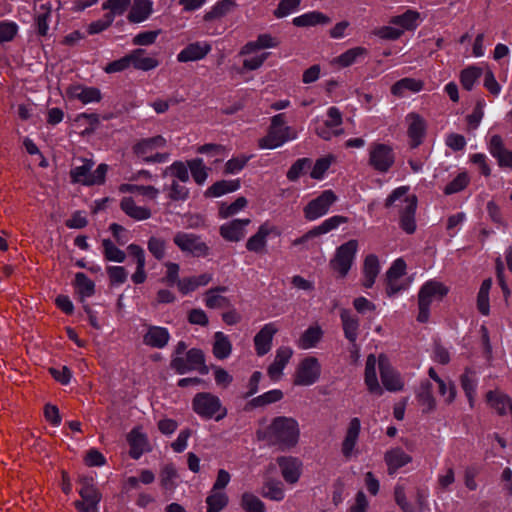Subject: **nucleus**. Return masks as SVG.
Masks as SVG:
<instances>
[{
    "mask_svg": "<svg viewBox=\"0 0 512 512\" xmlns=\"http://www.w3.org/2000/svg\"><path fill=\"white\" fill-rule=\"evenodd\" d=\"M237 4L234 0H219L208 12L203 16L205 22L221 19L230 13Z\"/></svg>",
    "mask_w": 512,
    "mask_h": 512,
    "instance_id": "41",
    "label": "nucleus"
},
{
    "mask_svg": "<svg viewBox=\"0 0 512 512\" xmlns=\"http://www.w3.org/2000/svg\"><path fill=\"white\" fill-rule=\"evenodd\" d=\"M483 70L477 66H469L463 69L460 73V83L463 89L471 91L474 84L482 76Z\"/></svg>",
    "mask_w": 512,
    "mask_h": 512,
    "instance_id": "49",
    "label": "nucleus"
},
{
    "mask_svg": "<svg viewBox=\"0 0 512 512\" xmlns=\"http://www.w3.org/2000/svg\"><path fill=\"white\" fill-rule=\"evenodd\" d=\"M75 286L82 298L91 297L95 293L94 282L82 272L75 275Z\"/></svg>",
    "mask_w": 512,
    "mask_h": 512,
    "instance_id": "52",
    "label": "nucleus"
},
{
    "mask_svg": "<svg viewBox=\"0 0 512 512\" xmlns=\"http://www.w3.org/2000/svg\"><path fill=\"white\" fill-rule=\"evenodd\" d=\"M120 207L126 215L135 220H146L151 217L150 209L137 206L132 197H124L120 202Z\"/></svg>",
    "mask_w": 512,
    "mask_h": 512,
    "instance_id": "38",
    "label": "nucleus"
},
{
    "mask_svg": "<svg viewBox=\"0 0 512 512\" xmlns=\"http://www.w3.org/2000/svg\"><path fill=\"white\" fill-rule=\"evenodd\" d=\"M461 387L468 398L470 407L474 406V397L476 394V381L469 374V370L466 369V372L460 377Z\"/></svg>",
    "mask_w": 512,
    "mask_h": 512,
    "instance_id": "60",
    "label": "nucleus"
},
{
    "mask_svg": "<svg viewBox=\"0 0 512 512\" xmlns=\"http://www.w3.org/2000/svg\"><path fill=\"white\" fill-rule=\"evenodd\" d=\"M295 137L296 134L289 126L284 128L269 127L267 135L259 139L258 146L263 149H275Z\"/></svg>",
    "mask_w": 512,
    "mask_h": 512,
    "instance_id": "16",
    "label": "nucleus"
},
{
    "mask_svg": "<svg viewBox=\"0 0 512 512\" xmlns=\"http://www.w3.org/2000/svg\"><path fill=\"white\" fill-rule=\"evenodd\" d=\"M492 287V279H485L478 291L477 295V309L479 313L484 316L489 315L490 313V303H489V293Z\"/></svg>",
    "mask_w": 512,
    "mask_h": 512,
    "instance_id": "45",
    "label": "nucleus"
},
{
    "mask_svg": "<svg viewBox=\"0 0 512 512\" xmlns=\"http://www.w3.org/2000/svg\"><path fill=\"white\" fill-rule=\"evenodd\" d=\"M241 507L246 512H265L264 503L254 494L245 492L241 496Z\"/></svg>",
    "mask_w": 512,
    "mask_h": 512,
    "instance_id": "55",
    "label": "nucleus"
},
{
    "mask_svg": "<svg viewBox=\"0 0 512 512\" xmlns=\"http://www.w3.org/2000/svg\"><path fill=\"white\" fill-rule=\"evenodd\" d=\"M277 332L278 328L275 323H267L255 335L254 346L258 356H264L270 351L273 337Z\"/></svg>",
    "mask_w": 512,
    "mask_h": 512,
    "instance_id": "21",
    "label": "nucleus"
},
{
    "mask_svg": "<svg viewBox=\"0 0 512 512\" xmlns=\"http://www.w3.org/2000/svg\"><path fill=\"white\" fill-rule=\"evenodd\" d=\"M271 234L278 236L280 231L268 222L261 224L257 232L247 240L246 249L256 254H265L267 252V238Z\"/></svg>",
    "mask_w": 512,
    "mask_h": 512,
    "instance_id": "14",
    "label": "nucleus"
},
{
    "mask_svg": "<svg viewBox=\"0 0 512 512\" xmlns=\"http://www.w3.org/2000/svg\"><path fill=\"white\" fill-rule=\"evenodd\" d=\"M178 477L176 468L172 463L166 464L160 473V483L161 486L169 491H172L175 489V479Z\"/></svg>",
    "mask_w": 512,
    "mask_h": 512,
    "instance_id": "56",
    "label": "nucleus"
},
{
    "mask_svg": "<svg viewBox=\"0 0 512 512\" xmlns=\"http://www.w3.org/2000/svg\"><path fill=\"white\" fill-rule=\"evenodd\" d=\"M167 242L157 236H151L147 241V249L157 261H162L166 256Z\"/></svg>",
    "mask_w": 512,
    "mask_h": 512,
    "instance_id": "54",
    "label": "nucleus"
},
{
    "mask_svg": "<svg viewBox=\"0 0 512 512\" xmlns=\"http://www.w3.org/2000/svg\"><path fill=\"white\" fill-rule=\"evenodd\" d=\"M433 387L428 380L421 381L416 390V399L422 407L423 413H430L436 408V400L432 393Z\"/></svg>",
    "mask_w": 512,
    "mask_h": 512,
    "instance_id": "29",
    "label": "nucleus"
},
{
    "mask_svg": "<svg viewBox=\"0 0 512 512\" xmlns=\"http://www.w3.org/2000/svg\"><path fill=\"white\" fill-rule=\"evenodd\" d=\"M240 188V180H220L212 184L205 192L206 197H220Z\"/></svg>",
    "mask_w": 512,
    "mask_h": 512,
    "instance_id": "42",
    "label": "nucleus"
},
{
    "mask_svg": "<svg viewBox=\"0 0 512 512\" xmlns=\"http://www.w3.org/2000/svg\"><path fill=\"white\" fill-rule=\"evenodd\" d=\"M211 51V45L208 42H194L188 44L177 55L178 62L186 63L190 61L201 60Z\"/></svg>",
    "mask_w": 512,
    "mask_h": 512,
    "instance_id": "24",
    "label": "nucleus"
},
{
    "mask_svg": "<svg viewBox=\"0 0 512 512\" xmlns=\"http://www.w3.org/2000/svg\"><path fill=\"white\" fill-rule=\"evenodd\" d=\"M409 186H400L395 188L385 199L384 207L389 209L398 208L399 227L407 234L415 233L416 210L418 206V198L415 194H408Z\"/></svg>",
    "mask_w": 512,
    "mask_h": 512,
    "instance_id": "2",
    "label": "nucleus"
},
{
    "mask_svg": "<svg viewBox=\"0 0 512 512\" xmlns=\"http://www.w3.org/2000/svg\"><path fill=\"white\" fill-rule=\"evenodd\" d=\"M361 431V421L354 417L350 420L345 437L341 444V452L346 459H350L354 453Z\"/></svg>",
    "mask_w": 512,
    "mask_h": 512,
    "instance_id": "20",
    "label": "nucleus"
},
{
    "mask_svg": "<svg viewBox=\"0 0 512 512\" xmlns=\"http://www.w3.org/2000/svg\"><path fill=\"white\" fill-rule=\"evenodd\" d=\"M251 220L234 219L220 226L219 233L223 239L230 242H239L245 237V227L249 225Z\"/></svg>",
    "mask_w": 512,
    "mask_h": 512,
    "instance_id": "23",
    "label": "nucleus"
},
{
    "mask_svg": "<svg viewBox=\"0 0 512 512\" xmlns=\"http://www.w3.org/2000/svg\"><path fill=\"white\" fill-rule=\"evenodd\" d=\"M261 495L273 501H281L285 496L283 484L277 480H268L262 487Z\"/></svg>",
    "mask_w": 512,
    "mask_h": 512,
    "instance_id": "47",
    "label": "nucleus"
},
{
    "mask_svg": "<svg viewBox=\"0 0 512 512\" xmlns=\"http://www.w3.org/2000/svg\"><path fill=\"white\" fill-rule=\"evenodd\" d=\"M192 410L202 419L220 421L227 416V408L220 398L210 392H199L192 399Z\"/></svg>",
    "mask_w": 512,
    "mask_h": 512,
    "instance_id": "3",
    "label": "nucleus"
},
{
    "mask_svg": "<svg viewBox=\"0 0 512 512\" xmlns=\"http://www.w3.org/2000/svg\"><path fill=\"white\" fill-rule=\"evenodd\" d=\"M284 393L280 389H273L252 398L245 407V410H252L259 407H265L267 405L279 402L283 399Z\"/></svg>",
    "mask_w": 512,
    "mask_h": 512,
    "instance_id": "37",
    "label": "nucleus"
},
{
    "mask_svg": "<svg viewBox=\"0 0 512 512\" xmlns=\"http://www.w3.org/2000/svg\"><path fill=\"white\" fill-rule=\"evenodd\" d=\"M276 462L280 468L281 475L288 484H295L302 474V462L293 456H279Z\"/></svg>",
    "mask_w": 512,
    "mask_h": 512,
    "instance_id": "17",
    "label": "nucleus"
},
{
    "mask_svg": "<svg viewBox=\"0 0 512 512\" xmlns=\"http://www.w3.org/2000/svg\"><path fill=\"white\" fill-rule=\"evenodd\" d=\"M66 96L70 100H79L82 104L100 102L102 94L97 87H87L82 84L69 85L65 90Z\"/></svg>",
    "mask_w": 512,
    "mask_h": 512,
    "instance_id": "18",
    "label": "nucleus"
},
{
    "mask_svg": "<svg viewBox=\"0 0 512 512\" xmlns=\"http://www.w3.org/2000/svg\"><path fill=\"white\" fill-rule=\"evenodd\" d=\"M407 121L409 122L407 134L410 138V147L414 149L420 146L423 142V138L426 133V123L425 120L417 113L408 114Z\"/></svg>",
    "mask_w": 512,
    "mask_h": 512,
    "instance_id": "22",
    "label": "nucleus"
},
{
    "mask_svg": "<svg viewBox=\"0 0 512 512\" xmlns=\"http://www.w3.org/2000/svg\"><path fill=\"white\" fill-rule=\"evenodd\" d=\"M358 250V241L351 239L337 247L329 262L330 268L337 273L338 278H345L349 273Z\"/></svg>",
    "mask_w": 512,
    "mask_h": 512,
    "instance_id": "6",
    "label": "nucleus"
},
{
    "mask_svg": "<svg viewBox=\"0 0 512 512\" xmlns=\"http://www.w3.org/2000/svg\"><path fill=\"white\" fill-rule=\"evenodd\" d=\"M349 219L346 216L342 215H334L326 220H324L320 225L313 227L301 237L294 239L291 243L292 246H304L309 240L318 237L320 235L326 234L336 228H338L341 224L348 223Z\"/></svg>",
    "mask_w": 512,
    "mask_h": 512,
    "instance_id": "13",
    "label": "nucleus"
},
{
    "mask_svg": "<svg viewBox=\"0 0 512 512\" xmlns=\"http://www.w3.org/2000/svg\"><path fill=\"white\" fill-rule=\"evenodd\" d=\"M380 272L379 259L375 254H369L363 262L362 286L366 289L371 288Z\"/></svg>",
    "mask_w": 512,
    "mask_h": 512,
    "instance_id": "30",
    "label": "nucleus"
},
{
    "mask_svg": "<svg viewBox=\"0 0 512 512\" xmlns=\"http://www.w3.org/2000/svg\"><path fill=\"white\" fill-rule=\"evenodd\" d=\"M170 339L168 330L164 327L149 326L147 333L143 336V342L153 348H164Z\"/></svg>",
    "mask_w": 512,
    "mask_h": 512,
    "instance_id": "31",
    "label": "nucleus"
},
{
    "mask_svg": "<svg viewBox=\"0 0 512 512\" xmlns=\"http://www.w3.org/2000/svg\"><path fill=\"white\" fill-rule=\"evenodd\" d=\"M384 461L387 465L388 474L393 475L400 468L409 464L412 461V457L402 448L396 447L385 452Z\"/></svg>",
    "mask_w": 512,
    "mask_h": 512,
    "instance_id": "25",
    "label": "nucleus"
},
{
    "mask_svg": "<svg viewBox=\"0 0 512 512\" xmlns=\"http://www.w3.org/2000/svg\"><path fill=\"white\" fill-rule=\"evenodd\" d=\"M206 307L210 309L228 308L231 306L229 298L206 291L204 299Z\"/></svg>",
    "mask_w": 512,
    "mask_h": 512,
    "instance_id": "63",
    "label": "nucleus"
},
{
    "mask_svg": "<svg viewBox=\"0 0 512 512\" xmlns=\"http://www.w3.org/2000/svg\"><path fill=\"white\" fill-rule=\"evenodd\" d=\"M296 27H310L315 25H325L330 23V18L322 12L311 11L295 17L292 21Z\"/></svg>",
    "mask_w": 512,
    "mask_h": 512,
    "instance_id": "40",
    "label": "nucleus"
},
{
    "mask_svg": "<svg viewBox=\"0 0 512 512\" xmlns=\"http://www.w3.org/2000/svg\"><path fill=\"white\" fill-rule=\"evenodd\" d=\"M173 242L182 253L192 257L204 258L210 254V247L194 233L179 231L174 235Z\"/></svg>",
    "mask_w": 512,
    "mask_h": 512,
    "instance_id": "8",
    "label": "nucleus"
},
{
    "mask_svg": "<svg viewBox=\"0 0 512 512\" xmlns=\"http://www.w3.org/2000/svg\"><path fill=\"white\" fill-rule=\"evenodd\" d=\"M322 336L323 331L319 326H310L301 335L298 345L302 349H310L318 344Z\"/></svg>",
    "mask_w": 512,
    "mask_h": 512,
    "instance_id": "46",
    "label": "nucleus"
},
{
    "mask_svg": "<svg viewBox=\"0 0 512 512\" xmlns=\"http://www.w3.org/2000/svg\"><path fill=\"white\" fill-rule=\"evenodd\" d=\"M395 163V153L390 145L374 142L369 147V165L377 172L387 173Z\"/></svg>",
    "mask_w": 512,
    "mask_h": 512,
    "instance_id": "10",
    "label": "nucleus"
},
{
    "mask_svg": "<svg viewBox=\"0 0 512 512\" xmlns=\"http://www.w3.org/2000/svg\"><path fill=\"white\" fill-rule=\"evenodd\" d=\"M131 5V0H106L102 4L103 10H109L106 15H110L114 21L116 15H122Z\"/></svg>",
    "mask_w": 512,
    "mask_h": 512,
    "instance_id": "57",
    "label": "nucleus"
},
{
    "mask_svg": "<svg viewBox=\"0 0 512 512\" xmlns=\"http://www.w3.org/2000/svg\"><path fill=\"white\" fill-rule=\"evenodd\" d=\"M419 16L420 14L417 11L407 10L401 15L391 17L389 23L396 26H400L402 28L401 30L403 31H412L416 29V27L418 26L417 21L419 19Z\"/></svg>",
    "mask_w": 512,
    "mask_h": 512,
    "instance_id": "43",
    "label": "nucleus"
},
{
    "mask_svg": "<svg viewBox=\"0 0 512 512\" xmlns=\"http://www.w3.org/2000/svg\"><path fill=\"white\" fill-rule=\"evenodd\" d=\"M170 367L180 375L189 371H198L202 375L209 373V368L205 364L204 352L198 348L188 350L186 358L174 357L170 362Z\"/></svg>",
    "mask_w": 512,
    "mask_h": 512,
    "instance_id": "7",
    "label": "nucleus"
},
{
    "mask_svg": "<svg viewBox=\"0 0 512 512\" xmlns=\"http://www.w3.org/2000/svg\"><path fill=\"white\" fill-rule=\"evenodd\" d=\"M127 442L129 444V456L132 459H139L145 452V447L148 440L145 434L141 433L138 428H133L127 435Z\"/></svg>",
    "mask_w": 512,
    "mask_h": 512,
    "instance_id": "32",
    "label": "nucleus"
},
{
    "mask_svg": "<svg viewBox=\"0 0 512 512\" xmlns=\"http://www.w3.org/2000/svg\"><path fill=\"white\" fill-rule=\"evenodd\" d=\"M79 494L82 501L75 502V508L78 512H97V507L101 501V493L93 484V478L82 477L79 480Z\"/></svg>",
    "mask_w": 512,
    "mask_h": 512,
    "instance_id": "11",
    "label": "nucleus"
},
{
    "mask_svg": "<svg viewBox=\"0 0 512 512\" xmlns=\"http://www.w3.org/2000/svg\"><path fill=\"white\" fill-rule=\"evenodd\" d=\"M92 166L93 163L91 161H85L83 165L71 169L70 176L72 182L86 185V181L89 180L90 177Z\"/></svg>",
    "mask_w": 512,
    "mask_h": 512,
    "instance_id": "61",
    "label": "nucleus"
},
{
    "mask_svg": "<svg viewBox=\"0 0 512 512\" xmlns=\"http://www.w3.org/2000/svg\"><path fill=\"white\" fill-rule=\"evenodd\" d=\"M228 503L229 498L226 493L211 490L210 494L206 497V512H221Z\"/></svg>",
    "mask_w": 512,
    "mask_h": 512,
    "instance_id": "48",
    "label": "nucleus"
},
{
    "mask_svg": "<svg viewBox=\"0 0 512 512\" xmlns=\"http://www.w3.org/2000/svg\"><path fill=\"white\" fill-rule=\"evenodd\" d=\"M194 181L201 185L208 177L207 168L201 158H195L187 162Z\"/></svg>",
    "mask_w": 512,
    "mask_h": 512,
    "instance_id": "58",
    "label": "nucleus"
},
{
    "mask_svg": "<svg viewBox=\"0 0 512 512\" xmlns=\"http://www.w3.org/2000/svg\"><path fill=\"white\" fill-rule=\"evenodd\" d=\"M301 0H280L273 14L276 18H283L289 15L300 6Z\"/></svg>",
    "mask_w": 512,
    "mask_h": 512,
    "instance_id": "64",
    "label": "nucleus"
},
{
    "mask_svg": "<svg viewBox=\"0 0 512 512\" xmlns=\"http://www.w3.org/2000/svg\"><path fill=\"white\" fill-rule=\"evenodd\" d=\"M293 355V350L287 346H281L277 349L274 361L269 365L267 372L269 377L277 381L282 375L283 369L288 364Z\"/></svg>",
    "mask_w": 512,
    "mask_h": 512,
    "instance_id": "26",
    "label": "nucleus"
},
{
    "mask_svg": "<svg viewBox=\"0 0 512 512\" xmlns=\"http://www.w3.org/2000/svg\"><path fill=\"white\" fill-rule=\"evenodd\" d=\"M247 203V199L243 196L238 197L231 204L222 203L219 208V216L221 218H229L244 209L247 206Z\"/></svg>",
    "mask_w": 512,
    "mask_h": 512,
    "instance_id": "59",
    "label": "nucleus"
},
{
    "mask_svg": "<svg viewBox=\"0 0 512 512\" xmlns=\"http://www.w3.org/2000/svg\"><path fill=\"white\" fill-rule=\"evenodd\" d=\"M131 66L136 70L150 71L158 67L159 61L154 57L145 56V50L137 48L130 52Z\"/></svg>",
    "mask_w": 512,
    "mask_h": 512,
    "instance_id": "33",
    "label": "nucleus"
},
{
    "mask_svg": "<svg viewBox=\"0 0 512 512\" xmlns=\"http://www.w3.org/2000/svg\"><path fill=\"white\" fill-rule=\"evenodd\" d=\"M376 357L370 354L366 359L364 382L369 393L377 396L383 394V388L380 386L376 374Z\"/></svg>",
    "mask_w": 512,
    "mask_h": 512,
    "instance_id": "28",
    "label": "nucleus"
},
{
    "mask_svg": "<svg viewBox=\"0 0 512 512\" xmlns=\"http://www.w3.org/2000/svg\"><path fill=\"white\" fill-rule=\"evenodd\" d=\"M166 146V139L161 136H153L139 140L132 146L133 153L145 163H164L169 154L157 152V149Z\"/></svg>",
    "mask_w": 512,
    "mask_h": 512,
    "instance_id": "5",
    "label": "nucleus"
},
{
    "mask_svg": "<svg viewBox=\"0 0 512 512\" xmlns=\"http://www.w3.org/2000/svg\"><path fill=\"white\" fill-rule=\"evenodd\" d=\"M424 88L422 80L414 78H402L391 86V94L396 97H403L406 91L413 93L420 92Z\"/></svg>",
    "mask_w": 512,
    "mask_h": 512,
    "instance_id": "36",
    "label": "nucleus"
},
{
    "mask_svg": "<svg viewBox=\"0 0 512 512\" xmlns=\"http://www.w3.org/2000/svg\"><path fill=\"white\" fill-rule=\"evenodd\" d=\"M338 200L337 195L331 189L324 190L316 198L310 200L303 208V215L307 221H315L326 215L331 206Z\"/></svg>",
    "mask_w": 512,
    "mask_h": 512,
    "instance_id": "9",
    "label": "nucleus"
},
{
    "mask_svg": "<svg viewBox=\"0 0 512 512\" xmlns=\"http://www.w3.org/2000/svg\"><path fill=\"white\" fill-rule=\"evenodd\" d=\"M449 292V288L436 280H429L422 285L418 292L419 313L417 321L426 323L430 316V305L433 300L441 301Z\"/></svg>",
    "mask_w": 512,
    "mask_h": 512,
    "instance_id": "4",
    "label": "nucleus"
},
{
    "mask_svg": "<svg viewBox=\"0 0 512 512\" xmlns=\"http://www.w3.org/2000/svg\"><path fill=\"white\" fill-rule=\"evenodd\" d=\"M486 401L499 415H505L507 408L511 410L512 401L510 397L500 391H488Z\"/></svg>",
    "mask_w": 512,
    "mask_h": 512,
    "instance_id": "39",
    "label": "nucleus"
},
{
    "mask_svg": "<svg viewBox=\"0 0 512 512\" xmlns=\"http://www.w3.org/2000/svg\"><path fill=\"white\" fill-rule=\"evenodd\" d=\"M153 3L151 0H134L128 13L127 19L131 23H140L146 20L152 13Z\"/></svg>",
    "mask_w": 512,
    "mask_h": 512,
    "instance_id": "34",
    "label": "nucleus"
},
{
    "mask_svg": "<svg viewBox=\"0 0 512 512\" xmlns=\"http://www.w3.org/2000/svg\"><path fill=\"white\" fill-rule=\"evenodd\" d=\"M488 150L497 160L500 168L512 169V151L505 148L504 141L500 135L496 134L490 138Z\"/></svg>",
    "mask_w": 512,
    "mask_h": 512,
    "instance_id": "19",
    "label": "nucleus"
},
{
    "mask_svg": "<svg viewBox=\"0 0 512 512\" xmlns=\"http://www.w3.org/2000/svg\"><path fill=\"white\" fill-rule=\"evenodd\" d=\"M102 247L105 260L118 263L125 261L126 253L119 249L110 239H103Z\"/></svg>",
    "mask_w": 512,
    "mask_h": 512,
    "instance_id": "51",
    "label": "nucleus"
},
{
    "mask_svg": "<svg viewBox=\"0 0 512 512\" xmlns=\"http://www.w3.org/2000/svg\"><path fill=\"white\" fill-rule=\"evenodd\" d=\"M378 365L384 388L390 392L401 391L404 387V382L400 374L391 367L388 359L380 355Z\"/></svg>",
    "mask_w": 512,
    "mask_h": 512,
    "instance_id": "15",
    "label": "nucleus"
},
{
    "mask_svg": "<svg viewBox=\"0 0 512 512\" xmlns=\"http://www.w3.org/2000/svg\"><path fill=\"white\" fill-rule=\"evenodd\" d=\"M470 183V177L466 171L460 172L452 181L444 187L445 195H452L463 191Z\"/></svg>",
    "mask_w": 512,
    "mask_h": 512,
    "instance_id": "53",
    "label": "nucleus"
},
{
    "mask_svg": "<svg viewBox=\"0 0 512 512\" xmlns=\"http://www.w3.org/2000/svg\"><path fill=\"white\" fill-rule=\"evenodd\" d=\"M321 365L316 357L309 356L304 358L298 365L293 384L296 386H310L320 377Z\"/></svg>",
    "mask_w": 512,
    "mask_h": 512,
    "instance_id": "12",
    "label": "nucleus"
},
{
    "mask_svg": "<svg viewBox=\"0 0 512 512\" xmlns=\"http://www.w3.org/2000/svg\"><path fill=\"white\" fill-rule=\"evenodd\" d=\"M213 277L210 273H203L198 276L182 278L178 281V289L186 295L190 292L195 291L200 286H206L212 281Z\"/></svg>",
    "mask_w": 512,
    "mask_h": 512,
    "instance_id": "35",
    "label": "nucleus"
},
{
    "mask_svg": "<svg viewBox=\"0 0 512 512\" xmlns=\"http://www.w3.org/2000/svg\"><path fill=\"white\" fill-rule=\"evenodd\" d=\"M256 437L259 441H265L271 446H278L281 450L291 449L299 442V424L292 417L277 416L266 428L258 429Z\"/></svg>",
    "mask_w": 512,
    "mask_h": 512,
    "instance_id": "1",
    "label": "nucleus"
},
{
    "mask_svg": "<svg viewBox=\"0 0 512 512\" xmlns=\"http://www.w3.org/2000/svg\"><path fill=\"white\" fill-rule=\"evenodd\" d=\"M309 158H300L296 160L287 171V178L290 181H296L311 166Z\"/></svg>",
    "mask_w": 512,
    "mask_h": 512,
    "instance_id": "62",
    "label": "nucleus"
},
{
    "mask_svg": "<svg viewBox=\"0 0 512 512\" xmlns=\"http://www.w3.org/2000/svg\"><path fill=\"white\" fill-rule=\"evenodd\" d=\"M213 355L219 359L223 360L230 356L232 351V344L223 332H216L214 334V343H213Z\"/></svg>",
    "mask_w": 512,
    "mask_h": 512,
    "instance_id": "44",
    "label": "nucleus"
},
{
    "mask_svg": "<svg viewBox=\"0 0 512 512\" xmlns=\"http://www.w3.org/2000/svg\"><path fill=\"white\" fill-rule=\"evenodd\" d=\"M340 319L342 322V328L346 339L355 344L360 327V320L357 315L353 314L348 309H342L340 312Z\"/></svg>",
    "mask_w": 512,
    "mask_h": 512,
    "instance_id": "27",
    "label": "nucleus"
},
{
    "mask_svg": "<svg viewBox=\"0 0 512 512\" xmlns=\"http://www.w3.org/2000/svg\"><path fill=\"white\" fill-rule=\"evenodd\" d=\"M367 55L368 50L365 47L357 46L339 55L336 61L341 67H349L354 64L359 57H365Z\"/></svg>",
    "mask_w": 512,
    "mask_h": 512,
    "instance_id": "50",
    "label": "nucleus"
}]
</instances>
